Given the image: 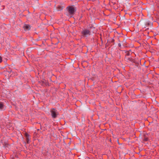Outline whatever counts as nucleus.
Instances as JSON below:
<instances>
[{
    "label": "nucleus",
    "mask_w": 159,
    "mask_h": 159,
    "mask_svg": "<svg viewBox=\"0 0 159 159\" xmlns=\"http://www.w3.org/2000/svg\"><path fill=\"white\" fill-rule=\"evenodd\" d=\"M50 112L51 113L52 117L53 118H56L57 115V110L54 108H52L50 110Z\"/></svg>",
    "instance_id": "obj_1"
},
{
    "label": "nucleus",
    "mask_w": 159,
    "mask_h": 159,
    "mask_svg": "<svg viewBox=\"0 0 159 159\" xmlns=\"http://www.w3.org/2000/svg\"><path fill=\"white\" fill-rule=\"evenodd\" d=\"M67 9L69 13L71 15L73 14L75 12V9L72 6H69L67 7Z\"/></svg>",
    "instance_id": "obj_2"
},
{
    "label": "nucleus",
    "mask_w": 159,
    "mask_h": 159,
    "mask_svg": "<svg viewBox=\"0 0 159 159\" xmlns=\"http://www.w3.org/2000/svg\"><path fill=\"white\" fill-rule=\"evenodd\" d=\"M91 32L88 29H84L83 30L82 32V34L85 36L89 35L90 34Z\"/></svg>",
    "instance_id": "obj_3"
},
{
    "label": "nucleus",
    "mask_w": 159,
    "mask_h": 159,
    "mask_svg": "<svg viewBox=\"0 0 159 159\" xmlns=\"http://www.w3.org/2000/svg\"><path fill=\"white\" fill-rule=\"evenodd\" d=\"M24 28L25 30H29L30 29V26L29 25H25L24 26Z\"/></svg>",
    "instance_id": "obj_4"
},
{
    "label": "nucleus",
    "mask_w": 159,
    "mask_h": 159,
    "mask_svg": "<svg viewBox=\"0 0 159 159\" xmlns=\"http://www.w3.org/2000/svg\"><path fill=\"white\" fill-rule=\"evenodd\" d=\"M4 105L2 102H0V110H2L4 108Z\"/></svg>",
    "instance_id": "obj_5"
},
{
    "label": "nucleus",
    "mask_w": 159,
    "mask_h": 159,
    "mask_svg": "<svg viewBox=\"0 0 159 159\" xmlns=\"http://www.w3.org/2000/svg\"><path fill=\"white\" fill-rule=\"evenodd\" d=\"M25 136L27 137L26 139H27V142L28 143V141H29V134H28L27 133H25Z\"/></svg>",
    "instance_id": "obj_6"
},
{
    "label": "nucleus",
    "mask_w": 159,
    "mask_h": 159,
    "mask_svg": "<svg viewBox=\"0 0 159 159\" xmlns=\"http://www.w3.org/2000/svg\"><path fill=\"white\" fill-rule=\"evenodd\" d=\"M148 138L147 137H144V139H143V141H148Z\"/></svg>",
    "instance_id": "obj_7"
},
{
    "label": "nucleus",
    "mask_w": 159,
    "mask_h": 159,
    "mask_svg": "<svg viewBox=\"0 0 159 159\" xmlns=\"http://www.w3.org/2000/svg\"><path fill=\"white\" fill-rule=\"evenodd\" d=\"M2 61V57L0 56V63Z\"/></svg>",
    "instance_id": "obj_8"
}]
</instances>
